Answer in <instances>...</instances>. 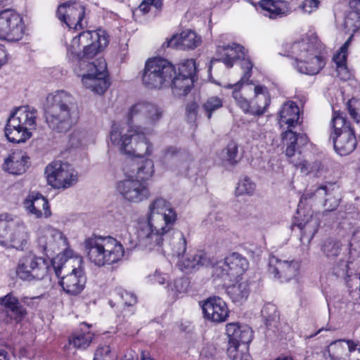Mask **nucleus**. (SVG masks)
Masks as SVG:
<instances>
[{
    "instance_id": "4d7b16f0",
    "label": "nucleus",
    "mask_w": 360,
    "mask_h": 360,
    "mask_svg": "<svg viewBox=\"0 0 360 360\" xmlns=\"http://www.w3.org/2000/svg\"><path fill=\"white\" fill-rule=\"evenodd\" d=\"M349 34V38L347 39V41L343 44V45L340 47V51L334 56L333 58H340L342 60H347V50L348 48L351 44V41L353 39L354 34Z\"/></svg>"
},
{
    "instance_id": "e2e57ef3",
    "label": "nucleus",
    "mask_w": 360,
    "mask_h": 360,
    "mask_svg": "<svg viewBox=\"0 0 360 360\" xmlns=\"http://www.w3.org/2000/svg\"><path fill=\"white\" fill-rule=\"evenodd\" d=\"M83 134L78 131H73L70 135L69 143L72 147H78L82 143Z\"/></svg>"
},
{
    "instance_id": "bf43d9fd",
    "label": "nucleus",
    "mask_w": 360,
    "mask_h": 360,
    "mask_svg": "<svg viewBox=\"0 0 360 360\" xmlns=\"http://www.w3.org/2000/svg\"><path fill=\"white\" fill-rule=\"evenodd\" d=\"M177 153L176 148L170 146L163 150L160 156V161L163 164H166L172 157H174Z\"/></svg>"
},
{
    "instance_id": "9d476101",
    "label": "nucleus",
    "mask_w": 360,
    "mask_h": 360,
    "mask_svg": "<svg viewBox=\"0 0 360 360\" xmlns=\"http://www.w3.org/2000/svg\"><path fill=\"white\" fill-rule=\"evenodd\" d=\"M175 74V67L170 62L162 58H154L147 60L142 80L149 89H160L169 86Z\"/></svg>"
},
{
    "instance_id": "a878e982",
    "label": "nucleus",
    "mask_w": 360,
    "mask_h": 360,
    "mask_svg": "<svg viewBox=\"0 0 360 360\" xmlns=\"http://www.w3.org/2000/svg\"><path fill=\"white\" fill-rule=\"evenodd\" d=\"M226 331L229 338V344L249 346L253 338V332L247 325L229 323L226 326Z\"/></svg>"
},
{
    "instance_id": "8fccbe9b",
    "label": "nucleus",
    "mask_w": 360,
    "mask_h": 360,
    "mask_svg": "<svg viewBox=\"0 0 360 360\" xmlns=\"http://www.w3.org/2000/svg\"><path fill=\"white\" fill-rule=\"evenodd\" d=\"M94 360H117L115 350L111 349L109 345L98 347L94 353Z\"/></svg>"
},
{
    "instance_id": "f704fd0d",
    "label": "nucleus",
    "mask_w": 360,
    "mask_h": 360,
    "mask_svg": "<svg viewBox=\"0 0 360 360\" xmlns=\"http://www.w3.org/2000/svg\"><path fill=\"white\" fill-rule=\"evenodd\" d=\"M108 44V40L107 37H102L100 39L99 42L97 44H94L83 49L82 54L81 55V51H79V56L77 58H75V60H78L79 68L81 70H85L86 68V64L91 63L87 60L93 58L99 51H101L102 49L105 47ZM94 61L92 63H94Z\"/></svg>"
},
{
    "instance_id": "69168bd1",
    "label": "nucleus",
    "mask_w": 360,
    "mask_h": 360,
    "mask_svg": "<svg viewBox=\"0 0 360 360\" xmlns=\"http://www.w3.org/2000/svg\"><path fill=\"white\" fill-rule=\"evenodd\" d=\"M8 61V55L4 47L0 45V67Z\"/></svg>"
},
{
    "instance_id": "c756f323",
    "label": "nucleus",
    "mask_w": 360,
    "mask_h": 360,
    "mask_svg": "<svg viewBox=\"0 0 360 360\" xmlns=\"http://www.w3.org/2000/svg\"><path fill=\"white\" fill-rule=\"evenodd\" d=\"M259 6L263 15L270 19H276L288 15L291 11L289 3L281 0H262Z\"/></svg>"
},
{
    "instance_id": "7c9ffc66",
    "label": "nucleus",
    "mask_w": 360,
    "mask_h": 360,
    "mask_svg": "<svg viewBox=\"0 0 360 360\" xmlns=\"http://www.w3.org/2000/svg\"><path fill=\"white\" fill-rule=\"evenodd\" d=\"M333 184H329V187L326 185H321L317 187L313 193H306L305 194H304L302 198H321L324 196H328L327 198L325 199V202L323 205L326 207L325 212H331L335 210L339 205L338 199L331 196V193L333 191Z\"/></svg>"
},
{
    "instance_id": "3c124183",
    "label": "nucleus",
    "mask_w": 360,
    "mask_h": 360,
    "mask_svg": "<svg viewBox=\"0 0 360 360\" xmlns=\"http://www.w3.org/2000/svg\"><path fill=\"white\" fill-rule=\"evenodd\" d=\"M195 72V61L193 59H188L181 63L179 68L178 75L184 77H191L194 79Z\"/></svg>"
},
{
    "instance_id": "a211bd4d",
    "label": "nucleus",
    "mask_w": 360,
    "mask_h": 360,
    "mask_svg": "<svg viewBox=\"0 0 360 360\" xmlns=\"http://www.w3.org/2000/svg\"><path fill=\"white\" fill-rule=\"evenodd\" d=\"M323 356L326 360H360V341L335 340L327 347Z\"/></svg>"
},
{
    "instance_id": "5fc2aeb1",
    "label": "nucleus",
    "mask_w": 360,
    "mask_h": 360,
    "mask_svg": "<svg viewBox=\"0 0 360 360\" xmlns=\"http://www.w3.org/2000/svg\"><path fill=\"white\" fill-rule=\"evenodd\" d=\"M347 109L351 117L357 123L360 122V100L352 98L347 102Z\"/></svg>"
},
{
    "instance_id": "79ce46f5",
    "label": "nucleus",
    "mask_w": 360,
    "mask_h": 360,
    "mask_svg": "<svg viewBox=\"0 0 360 360\" xmlns=\"http://www.w3.org/2000/svg\"><path fill=\"white\" fill-rule=\"evenodd\" d=\"M248 345L228 344L227 355L231 360H251Z\"/></svg>"
},
{
    "instance_id": "4c0bfd02",
    "label": "nucleus",
    "mask_w": 360,
    "mask_h": 360,
    "mask_svg": "<svg viewBox=\"0 0 360 360\" xmlns=\"http://www.w3.org/2000/svg\"><path fill=\"white\" fill-rule=\"evenodd\" d=\"M194 79L191 77H184L175 75L171 80L170 85L173 94L176 96H183L187 95L193 86Z\"/></svg>"
},
{
    "instance_id": "c85d7f7f",
    "label": "nucleus",
    "mask_w": 360,
    "mask_h": 360,
    "mask_svg": "<svg viewBox=\"0 0 360 360\" xmlns=\"http://www.w3.org/2000/svg\"><path fill=\"white\" fill-rule=\"evenodd\" d=\"M200 42V37L195 32L186 30L173 36L167 41V44L168 47L186 50L196 48Z\"/></svg>"
},
{
    "instance_id": "4468645a",
    "label": "nucleus",
    "mask_w": 360,
    "mask_h": 360,
    "mask_svg": "<svg viewBox=\"0 0 360 360\" xmlns=\"http://www.w3.org/2000/svg\"><path fill=\"white\" fill-rule=\"evenodd\" d=\"M85 72L80 73L84 86L91 91L103 94L108 88L107 64L103 58H98L94 63L86 64Z\"/></svg>"
},
{
    "instance_id": "774afa93",
    "label": "nucleus",
    "mask_w": 360,
    "mask_h": 360,
    "mask_svg": "<svg viewBox=\"0 0 360 360\" xmlns=\"http://www.w3.org/2000/svg\"><path fill=\"white\" fill-rule=\"evenodd\" d=\"M141 360H155L151 358L148 353L146 352H142L141 355Z\"/></svg>"
},
{
    "instance_id": "ddd939ff",
    "label": "nucleus",
    "mask_w": 360,
    "mask_h": 360,
    "mask_svg": "<svg viewBox=\"0 0 360 360\" xmlns=\"http://www.w3.org/2000/svg\"><path fill=\"white\" fill-rule=\"evenodd\" d=\"M25 31L23 17L15 10L6 8L0 11V39L10 42L22 39Z\"/></svg>"
},
{
    "instance_id": "37998d69",
    "label": "nucleus",
    "mask_w": 360,
    "mask_h": 360,
    "mask_svg": "<svg viewBox=\"0 0 360 360\" xmlns=\"http://www.w3.org/2000/svg\"><path fill=\"white\" fill-rule=\"evenodd\" d=\"M135 179L147 182L154 174V164L152 160L146 159L138 165Z\"/></svg>"
},
{
    "instance_id": "20e7f679",
    "label": "nucleus",
    "mask_w": 360,
    "mask_h": 360,
    "mask_svg": "<svg viewBox=\"0 0 360 360\" xmlns=\"http://www.w3.org/2000/svg\"><path fill=\"white\" fill-rule=\"evenodd\" d=\"M89 259L98 266L112 264L124 255L121 243L112 237L92 236L84 241Z\"/></svg>"
},
{
    "instance_id": "bb28decb",
    "label": "nucleus",
    "mask_w": 360,
    "mask_h": 360,
    "mask_svg": "<svg viewBox=\"0 0 360 360\" xmlns=\"http://www.w3.org/2000/svg\"><path fill=\"white\" fill-rule=\"evenodd\" d=\"M24 205L27 211L36 218L48 217L51 214L48 200L39 193H30L25 200Z\"/></svg>"
},
{
    "instance_id": "f03ea898",
    "label": "nucleus",
    "mask_w": 360,
    "mask_h": 360,
    "mask_svg": "<svg viewBox=\"0 0 360 360\" xmlns=\"http://www.w3.org/2000/svg\"><path fill=\"white\" fill-rule=\"evenodd\" d=\"M164 109L158 104L146 101L132 105L127 114L129 129L124 134L120 125L114 124L110 133V141L126 153L138 157L150 155L153 144L146 138L160 123Z\"/></svg>"
},
{
    "instance_id": "603ef678",
    "label": "nucleus",
    "mask_w": 360,
    "mask_h": 360,
    "mask_svg": "<svg viewBox=\"0 0 360 360\" xmlns=\"http://www.w3.org/2000/svg\"><path fill=\"white\" fill-rule=\"evenodd\" d=\"M255 189V183L249 177L245 176L238 182L236 192L238 195L244 194L252 195Z\"/></svg>"
},
{
    "instance_id": "680f3d73",
    "label": "nucleus",
    "mask_w": 360,
    "mask_h": 360,
    "mask_svg": "<svg viewBox=\"0 0 360 360\" xmlns=\"http://www.w3.org/2000/svg\"><path fill=\"white\" fill-rule=\"evenodd\" d=\"M152 283L164 284L167 281V276L156 270L153 275L148 276Z\"/></svg>"
},
{
    "instance_id": "e433bc0d",
    "label": "nucleus",
    "mask_w": 360,
    "mask_h": 360,
    "mask_svg": "<svg viewBox=\"0 0 360 360\" xmlns=\"http://www.w3.org/2000/svg\"><path fill=\"white\" fill-rule=\"evenodd\" d=\"M227 294L235 303L241 304L248 297L250 287L247 281H237L227 288Z\"/></svg>"
},
{
    "instance_id": "dca6fc26",
    "label": "nucleus",
    "mask_w": 360,
    "mask_h": 360,
    "mask_svg": "<svg viewBox=\"0 0 360 360\" xmlns=\"http://www.w3.org/2000/svg\"><path fill=\"white\" fill-rule=\"evenodd\" d=\"M49 264L41 257L29 253L20 258L16 274L22 280L38 281L48 274Z\"/></svg>"
},
{
    "instance_id": "412c9836",
    "label": "nucleus",
    "mask_w": 360,
    "mask_h": 360,
    "mask_svg": "<svg viewBox=\"0 0 360 360\" xmlns=\"http://www.w3.org/2000/svg\"><path fill=\"white\" fill-rule=\"evenodd\" d=\"M85 8L75 1H69L60 4L57 10L59 20L64 22L69 28L82 29L86 25L84 20Z\"/></svg>"
},
{
    "instance_id": "f257e3e1",
    "label": "nucleus",
    "mask_w": 360,
    "mask_h": 360,
    "mask_svg": "<svg viewBox=\"0 0 360 360\" xmlns=\"http://www.w3.org/2000/svg\"><path fill=\"white\" fill-rule=\"evenodd\" d=\"M146 221L139 222L135 233L136 240L131 248L139 247L149 250L171 252L179 257L186 250V241L184 233L174 230L177 214L169 202L162 198L151 201L146 215Z\"/></svg>"
},
{
    "instance_id": "ea45409f",
    "label": "nucleus",
    "mask_w": 360,
    "mask_h": 360,
    "mask_svg": "<svg viewBox=\"0 0 360 360\" xmlns=\"http://www.w3.org/2000/svg\"><path fill=\"white\" fill-rule=\"evenodd\" d=\"M350 8V11L347 14L345 22L344 29L345 33L354 34L360 28V9Z\"/></svg>"
},
{
    "instance_id": "c9c22d12",
    "label": "nucleus",
    "mask_w": 360,
    "mask_h": 360,
    "mask_svg": "<svg viewBox=\"0 0 360 360\" xmlns=\"http://www.w3.org/2000/svg\"><path fill=\"white\" fill-rule=\"evenodd\" d=\"M292 162L295 167L304 175L313 174L316 177H321L326 172L324 165L320 161L309 162L302 160Z\"/></svg>"
},
{
    "instance_id": "2eb2a0df",
    "label": "nucleus",
    "mask_w": 360,
    "mask_h": 360,
    "mask_svg": "<svg viewBox=\"0 0 360 360\" xmlns=\"http://www.w3.org/2000/svg\"><path fill=\"white\" fill-rule=\"evenodd\" d=\"M247 259L238 252H233L213 267V275L225 283L237 280L248 269Z\"/></svg>"
},
{
    "instance_id": "f8f14e48",
    "label": "nucleus",
    "mask_w": 360,
    "mask_h": 360,
    "mask_svg": "<svg viewBox=\"0 0 360 360\" xmlns=\"http://www.w3.org/2000/svg\"><path fill=\"white\" fill-rule=\"evenodd\" d=\"M216 54L217 58L215 60L222 62L227 68H232L236 60H241L240 66L244 70V72L240 82L245 83L249 80L251 77L253 64L251 60L246 57L243 46L235 43L218 46Z\"/></svg>"
},
{
    "instance_id": "72a5a7b5",
    "label": "nucleus",
    "mask_w": 360,
    "mask_h": 360,
    "mask_svg": "<svg viewBox=\"0 0 360 360\" xmlns=\"http://www.w3.org/2000/svg\"><path fill=\"white\" fill-rule=\"evenodd\" d=\"M181 266L186 269H198L200 266L212 265V261L207 254L202 250H196L189 252L185 258L181 261Z\"/></svg>"
},
{
    "instance_id": "6ab92c4d",
    "label": "nucleus",
    "mask_w": 360,
    "mask_h": 360,
    "mask_svg": "<svg viewBox=\"0 0 360 360\" xmlns=\"http://www.w3.org/2000/svg\"><path fill=\"white\" fill-rule=\"evenodd\" d=\"M116 189L125 200L132 203L141 202L150 197L148 183L133 176L119 181Z\"/></svg>"
},
{
    "instance_id": "a18cd8bd",
    "label": "nucleus",
    "mask_w": 360,
    "mask_h": 360,
    "mask_svg": "<svg viewBox=\"0 0 360 360\" xmlns=\"http://www.w3.org/2000/svg\"><path fill=\"white\" fill-rule=\"evenodd\" d=\"M321 251L328 259H334L341 251V243L338 240L327 239L321 246Z\"/></svg>"
},
{
    "instance_id": "0e129e2a",
    "label": "nucleus",
    "mask_w": 360,
    "mask_h": 360,
    "mask_svg": "<svg viewBox=\"0 0 360 360\" xmlns=\"http://www.w3.org/2000/svg\"><path fill=\"white\" fill-rule=\"evenodd\" d=\"M197 108L198 105L195 103H193L186 107L187 116L190 120L192 121L195 119Z\"/></svg>"
},
{
    "instance_id": "09e8293b",
    "label": "nucleus",
    "mask_w": 360,
    "mask_h": 360,
    "mask_svg": "<svg viewBox=\"0 0 360 360\" xmlns=\"http://www.w3.org/2000/svg\"><path fill=\"white\" fill-rule=\"evenodd\" d=\"M162 6L163 0H143L139 9L143 14L152 11L155 15L162 10Z\"/></svg>"
},
{
    "instance_id": "423d86ee",
    "label": "nucleus",
    "mask_w": 360,
    "mask_h": 360,
    "mask_svg": "<svg viewBox=\"0 0 360 360\" xmlns=\"http://www.w3.org/2000/svg\"><path fill=\"white\" fill-rule=\"evenodd\" d=\"M278 123L281 127L287 125L288 130L282 134V139L287 146L285 155L292 157L300 146H305L308 143V137L305 134L294 132L290 128L297 124L300 119L299 107L295 102L285 103L279 110Z\"/></svg>"
},
{
    "instance_id": "58836bf2",
    "label": "nucleus",
    "mask_w": 360,
    "mask_h": 360,
    "mask_svg": "<svg viewBox=\"0 0 360 360\" xmlns=\"http://www.w3.org/2000/svg\"><path fill=\"white\" fill-rule=\"evenodd\" d=\"M189 288V281L188 278L181 277L174 279L168 283L167 293L174 299L183 297L188 291Z\"/></svg>"
},
{
    "instance_id": "1a4fd4ad",
    "label": "nucleus",
    "mask_w": 360,
    "mask_h": 360,
    "mask_svg": "<svg viewBox=\"0 0 360 360\" xmlns=\"http://www.w3.org/2000/svg\"><path fill=\"white\" fill-rule=\"evenodd\" d=\"M82 258L68 259L61 266H54L56 275L63 291L70 295H77L84 290L86 277L81 266Z\"/></svg>"
},
{
    "instance_id": "c03bdc74",
    "label": "nucleus",
    "mask_w": 360,
    "mask_h": 360,
    "mask_svg": "<svg viewBox=\"0 0 360 360\" xmlns=\"http://www.w3.org/2000/svg\"><path fill=\"white\" fill-rule=\"evenodd\" d=\"M331 126L333 129V132L330 135L340 134L346 129H352L349 122L347 121L342 113L334 111L331 120Z\"/></svg>"
},
{
    "instance_id": "5701e85b",
    "label": "nucleus",
    "mask_w": 360,
    "mask_h": 360,
    "mask_svg": "<svg viewBox=\"0 0 360 360\" xmlns=\"http://www.w3.org/2000/svg\"><path fill=\"white\" fill-rule=\"evenodd\" d=\"M38 244L46 255H51L60 248H66L67 239L58 229L51 226H45L38 238Z\"/></svg>"
},
{
    "instance_id": "2f4dec72",
    "label": "nucleus",
    "mask_w": 360,
    "mask_h": 360,
    "mask_svg": "<svg viewBox=\"0 0 360 360\" xmlns=\"http://www.w3.org/2000/svg\"><path fill=\"white\" fill-rule=\"evenodd\" d=\"M27 158L21 152H14L5 159L3 169L10 174L20 175L26 170Z\"/></svg>"
},
{
    "instance_id": "864d4df0",
    "label": "nucleus",
    "mask_w": 360,
    "mask_h": 360,
    "mask_svg": "<svg viewBox=\"0 0 360 360\" xmlns=\"http://www.w3.org/2000/svg\"><path fill=\"white\" fill-rule=\"evenodd\" d=\"M117 294L122 300L121 305L131 307L134 305L137 302V297L133 292H128L122 289L117 290Z\"/></svg>"
},
{
    "instance_id": "9b49d317",
    "label": "nucleus",
    "mask_w": 360,
    "mask_h": 360,
    "mask_svg": "<svg viewBox=\"0 0 360 360\" xmlns=\"http://www.w3.org/2000/svg\"><path fill=\"white\" fill-rule=\"evenodd\" d=\"M242 82L229 85V87H234L232 95L236 105L246 114L254 116H261L264 114L271 102V97L268 89L262 85H256L253 91L255 96L250 100H247L239 90Z\"/></svg>"
},
{
    "instance_id": "393cba45",
    "label": "nucleus",
    "mask_w": 360,
    "mask_h": 360,
    "mask_svg": "<svg viewBox=\"0 0 360 360\" xmlns=\"http://www.w3.org/2000/svg\"><path fill=\"white\" fill-rule=\"evenodd\" d=\"M202 309L205 318L213 322H223L229 316L226 304L218 297L207 299L203 304Z\"/></svg>"
},
{
    "instance_id": "13d9d810",
    "label": "nucleus",
    "mask_w": 360,
    "mask_h": 360,
    "mask_svg": "<svg viewBox=\"0 0 360 360\" xmlns=\"http://www.w3.org/2000/svg\"><path fill=\"white\" fill-rule=\"evenodd\" d=\"M349 34V38L347 39V41L343 44V45L340 47V51L334 56L333 58H340L342 60H347V50L348 48L351 44V41L353 39L354 34Z\"/></svg>"
},
{
    "instance_id": "de8ad7c7",
    "label": "nucleus",
    "mask_w": 360,
    "mask_h": 360,
    "mask_svg": "<svg viewBox=\"0 0 360 360\" xmlns=\"http://www.w3.org/2000/svg\"><path fill=\"white\" fill-rule=\"evenodd\" d=\"M221 158L231 165H235L238 162V145L236 142H230L227 146L221 151Z\"/></svg>"
},
{
    "instance_id": "cd10ccee",
    "label": "nucleus",
    "mask_w": 360,
    "mask_h": 360,
    "mask_svg": "<svg viewBox=\"0 0 360 360\" xmlns=\"http://www.w3.org/2000/svg\"><path fill=\"white\" fill-rule=\"evenodd\" d=\"M330 139L333 141L334 149L340 155L352 153L357 143L353 129H346L338 136L330 135Z\"/></svg>"
},
{
    "instance_id": "473e14b6",
    "label": "nucleus",
    "mask_w": 360,
    "mask_h": 360,
    "mask_svg": "<svg viewBox=\"0 0 360 360\" xmlns=\"http://www.w3.org/2000/svg\"><path fill=\"white\" fill-rule=\"evenodd\" d=\"M319 225L320 221L317 215H311L306 219H302L295 224V226H296L301 232L300 240L304 243V240H306L307 243H309L313 239L318 231Z\"/></svg>"
},
{
    "instance_id": "49530a36",
    "label": "nucleus",
    "mask_w": 360,
    "mask_h": 360,
    "mask_svg": "<svg viewBox=\"0 0 360 360\" xmlns=\"http://www.w3.org/2000/svg\"><path fill=\"white\" fill-rule=\"evenodd\" d=\"M223 106L222 99L218 96L208 98L202 104V108L208 119H210L213 112Z\"/></svg>"
},
{
    "instance_id": "f3484780",
    "label": "nucleus",
    "mask_w": 360,
    "mask_h": 360,
    "mask_svg": "<svg viewBox=\"0 0 360 360\" xmlns=\"http://www.w3.org/2000/svg\"><path fill=\"white\" fill-rule=\"evenodd\" d=\"M48 184L53 188H66L77 181V173L68 162L53 161L44 172Z\"/></svg>"
},
{
    "instance_id": "338daca9",
    "label": "nucleus",
    "mask_w": 360,
    "mask_h": 360,
    "mask_svg": "<svg viewBox=\"0 0 360 360\" xmlns=\"http://www.w3.org/2000/svg\"><path fill=\"white\" fill-rule=\"evenodd\" d=\"M349 6L351 8L360 9V0H351Z\"/></svg>"
},
{
    "instance_id": "4be33fe9",
    "label": "nucleus",
    "mask_w": 360,
    "mask_h": 360,
    "mask_svg": "<svg viewBox=\"0 0 360 360\" xmlns=\"http://www.w3.org/2000/svg\"><path fill=\"white\" fill-rule=\"evenodd\" d=\"M300 263L295 259H282L272 256L269 260V273L281 283L295 278L300 269Z\"/></svg>"
},
{
    "instance_id": "052dcab7",
    "label": "nucleus",
    "mask_w": 360,
    "mask_h": 360,
    "mask_svg": "<svg viewBox=\"0 0 360 360\" xmlns=\"http://www.w3.org/2000/svg\"><path fill=\"white\" fill-rule=\"evenodd\" d=\"M319 4L318 0H304L302 4V9L306 13H311L315 11Z\"/></svg>"
},
{
    "instance_id": "6e6d98bb",
    "label": "nucleus",
    "mask_w": 360,
    "mask_h": 360,
    "mask_svg": "<svg viewBox=\"0 0 360 360\" xmlns=\"http://www.w3.org/2000/svg\"><path fill=\"white\" fill-rule=\"evenodd\" d=\"M336 64V71L338 77L341 79L347 80L350 77V73L346 65V60H342L340 58H333Z\"/></svg>"
},
{
    "instance_id": "7ed1b4c3",
    "label": "nucleus",
    "mask_w": 360,
    "mask_h": 360,
    "mask_svg": "<svg viewBox=\"0 0 360 360\" xmlns=\"http://www.w3.org/2000/svg\"><path fill=\"white\" fill-rule=\"evenodd\" d=\"M74 98L65 91H57L47 97L45 117L48 126L56 132H66L73 123Z\"/></svg>"
},
{
    "instance_id": "39448f33",
    "label": "nucleus",
    "mask_w": 360,
    "mask_h": 360,
    "mask_svg": "<svg viewBox=\"0 0 360 360\" xmlns=\"http://www.w3.org/2000/svg\"><path fill=\"white\" fill-rule=\"evenodd\" d=\"M285 50L288 56L295 58L294 67L302 74L316 75L325 65L323 58L317 54L314 44L308 39L288 44Z\"/></svg>"
},
{
    "instance_id": "a19ab883",
    "label": "nucleus",
    "mask_w": 360,
    "mask_h": 360,
    "mask_svg": "<svg viewBox=\"0 0 360 360\" xmlns=\"http://www.w3.org/2000/svg\"><path fill=\"white\" fill-rule=\"evenodd\" d=\"M93 338L94 334L89 331H79L69 338V343L76 348L86 349L90 345Z\"/></svg>"
},
{
    "instance_id": "aec40b11",
    "label": "nucleus",
    "mask_w": 360,
    "mask_h": 360,
    "mask_svg": "<svg viewBox=\"0 0 360 360\" xmlns=\"http://www.w3.org/2000/svg\"><path fill=\"white\" fill-rule=\"evenodd\" d=\"M27 314V310L13 293L0 297V323L6 325L18 323Z\"/></svg>"
},
{
    "instance_id": "6e6552de",
    "label": "nucleus",
    "mask_w": 360,
    "mask_h": 360,
    "mask_svg": "<svg viewBox=\"0 0 360 360\" xmlns=\"http://www.w3.org/2000/svg\"><path fill=\"white\" fill-rule=\"evenodd\" d=\"M30 238L25 223L8 213L0 214V245L7 248L23 250Z\"/></svg>"
},
{
    "instance_id": "b1692460",
    "label": "nucleus",
    "mask_w": 360,
    "mask_h": 360,
    "mask_svg": "<svg viewBox=\"0 0 360 360\" xmlns=\"http://www.w3.org/2000/svg\"><path fill=\"white\" fill-rule=\"evenodd\" d=\"M102 37H106L104 32L84 31L78 36L75 37L67 48V54L70 59L74 60L75 58L79 56L80 47L83 49L100 41Z\"/></svg>"
},
{
    "instance_id": "0eeeda50",
    "label": "nucleus",
    "mask_w": 360,
    "mask_h": 360,
    "mask_svg": "<svg viewBox=\"0 0 360 360\" xmlns=\"http://www.w3.org/2000/svg\"><path fill=\"white\" fill-rule=\"evenodd\" d=\"M37 111L29 106H21L10 115L5 127V136L12 143H24L35 129Z\"/></svg>"
}]
</instances>
